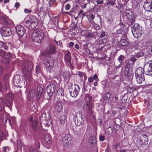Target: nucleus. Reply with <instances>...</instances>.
I'll return each instance as SVG.
<instances>
[{
	"mask_svg": "<svg viewBox=\"0 0 152 152\" xmlns=\"http://www.w3.org/2000/svg\"><path fill=\"white\" fill-rule=\"evenodd\" d=\"M106 34L107 33L106 32L102 31L100 35H99V37L100 38H102L103 37H104L106 36Z\"/></svg>",
	"mask_w": 152,
	"mask_h": 152,
	"instance_id": "09e8293b",
	"label": "nucleus"
},
{
	"mask_svg": "<svg viewBox=\"0 0 152 152\" xmlns=\"http://www.w3.org/2000/svg\"><path fill=\"white\" fill-rule=\"evenodd\" d=\"M86 108L87 110H88L90 112L92 110V105L90 102H87L86 105Z\"/></svg>",
	"mask_w": 152,
	"mask_h": 152,
	"instance_id": "c9c22d12",
	"label": "nucleus"
},
{
	"mask_svg": "<svg viewBox=\"0 0 152 152\" xmlns=\"http://www.w3.org/2000/svg\"><path fill=\"white\" fill-rule=\"evenodd\" d=\"M30 152H37L35 149L34 148H31L30 150Z\"/></svg>",
	"mask_w": 152,
	"mask_h": 152,
	"instance_id": "774afa93",
	"label": "nucleus"
},
{
	"mask_svg": "<svg viewBox=\"0 0 152 152\" xmlns=\"http://www.w3.org/2000/svg\"><path fill=\"white\" fill-rule=\"evenodd\" d=\"M111 94L109 93H105L103 95V98L104 100H107L109 99Z\"/></svg>",
	"mask_w": 152,
	"mask_h": 152,
	"instance_id": "e433bc0d",
	"label": "nucleus"
},
{
	"mask_svg": "<svg viewBox=\"0 0 152 152\" xmlns=\"http://www.w3.org/2000/svg\"><path fill=\"white\" fill-rule=\"evenodd\" d=\"M90 143L91 144L95 143L96 141V139L95 137L92 136L90 138L89 140Z\"/></svg>",
	"mask_w": 152,
	"mask_h": 152,
	"instance_id": "a19ab883",
	"label": "nucleus"
},
{
	"mask_svg": "<svg viewBox=\"0 0 152 152\" xmlns=\"http://www.w3.org/2000/svg\"><path fill=\"white\" fill-rule=\"evenodd\" d=\"M135 76L138 83L140 84L144 82L145 78L144 70L142 68L140 67L136 69L135 71Z\"/></svg>",
	"mask_w": 152,
	"mask_h": 152,
	"instance_id": "6e6552de",
	"label": "nucleus"
},
{
	"mask_svg": "<svg viewBox=\"0 0 152 152\" xmlns=\"http://www.w3.org/2000/svg\"><path fill=\"white\" fill-rule=\"evenodd\" d=\"M7 136V134L3 132L1 130H0V139L1 140H3Z\"/></svg>",
	"mask_w": 152,
	"mask_h": 152,
	"instance_id": "37998d69",
	"label": "nucleus"
},
{
	"mask_svg": "<svg viewBox=\"0 0 152 152\" xmlns=\"http://www.w3.org/2000/svg\"><path fill=\"white\" fill-rule=\"evenodd\" d=\"M62 75L65 79H67L70 77V73L69 71H65L62 72Z\"/></svg>",
	"mask_w": 152,
	"mask_h": 152,
	"instance_id": "c85d7f7f",
	"label": "nucleus"
},
{
	"mask_svg": "<svg viewBox=\"0 0 152 152\" xmlns=\"http://www.w3.org/2000/svg\"><path fill=\"white\" fill-rule=\"evenodd\" d=\"M54 41L57 45L60 46L61 47H62V41L61 40L57 41L54 39Z\"/></svg>",
	"mask_w": 152,
	"mask_h": 152,
	"instance_id": "c03bdc74",
	"label": "nucleus"
},
{
	"mask_svg": "<svg viewBox=\"0 0 152 152\" xmlns=\"http://www.w3.org/2000/svg\"><path fill=\"white\" fill-rule=\"evenodd\" d=\"M40 124L41 127L43 129H44L43 128L44 126L48 127L50 126V124L48 123V120H46L45 121L43 122L40 123Z\"/></svg>",
	"mask_w": 152,
	"mask_h": 152,
	"instance_id": "473e14b6",
	"label": "nucleus"
},
{
	"mask_svg": "<svg viewBox=\"0 0 152 152\" xmlns=\"http://www.w3.org/2000/svg\"><path fill=\"white\" fill-rule=\"evenodd\" d=\"M99 140L101 141H103L105 140V137L104 136L100 135L99 137Z\"/></svg>",
	"mask_w": 152,
	"mask_h": 152,
	"instance_id": "13d9d810",
	"label": "nucleus"
},
{
	"mask_svg": "<svg viewBox=\"0 0 152 152\" xmlns=\"http://www.w3.org/2000/svg\"><path fill=\"white\" fill-rule=\"evenodd\" d=\"M124 59L125 57L124 56L121 55L118 58V60L119 61L120 64H121Z\"/></svg>",
	"mask_w": 152,
	"mask_h": 152,
	"instance_id": "79ce46f5",
	"label": "nucleus"
},
{
	"mask_svg": "<svg viewBox=\"0 0 152 152\" xmlns=\"http://www.w3.org/2000/svg\"><path fill=\"white\" fill-rule=\"evenodd\" d=\"M16 30L19 37H22L26 31V29L23 26L20 25L17 26L16 27Z\"/></svg>",
	"mask_w": 152,
	"mask_h": 152,
	"instance_id": "dca6fc26",
	"label": "nucleus"
},
{
	"mask_svg": "<svg viewBox=\"0 0 152 152\" xmlns=\"http://www.w3.org/2000/svg\"><path fill=\"white\" fill-rule=\"evenodd\" d=\"M4 49L5 50H7L8 47L3 42L0 41V49Z\"/></svg>",
	"mask_w": 152,
	"mask_h": 152,
	"instance_id": "4c0bfd02",
	"label": "nucleus"
},
{
	"mask_svg": "<svg viewBox=\"0 0 152 152\" xmlns=\"http://www.w3.org/2000/svg\"><path fill=\"white\" fill-rule=\"evenodd\" d=\"M46 64H45L46 69L48 71L51 70L53 65V60L49 57L46 60Z\"/></svg>",
	"mask_w": 152,
	"mask_h": 152,
	"instance_id": "6ab92c4d",
	"label": "nucleus"
},
{
	"mask_svg": "<svg viewBox=\"0 0 152 152\" xmlns=\"http://www.w3.org/2000/svg\"><path fill=\"white\" fill-rule=\"evenodd\" d=\"M85 74L84 73L81 72H79L78 73V75L82 79L84 76Z\"/></svg>",
	"mask_w": 152,
	"mask_h": 152,
	"instance_id": "6e6d98bb",
	"label": "nucleus"
},
{
	"mask_svg": "<svg viewBox=\"0 0 152 152\" xmlns=\"http://www.w3.org/2000/svg\"><path fill=\"white\" fill-rule=\"evenodd\" d=\"M62 109L63 107L61 102H57L55 107V110L58 112H60Z\"/></svg>",
	"mask_w": 152,
	"mask_h": 152,
	"instance_id": "bb28decb",
	"label": "nucleus"
},
{
	"mask_svg": "<svg viewBox=\"0 0 152 152\" xmlns=\"http://www.w3.org/2000/svg\"><path fill=\"white\" fill-rule=\"evenodd\" d=\"M106 3L107 5H111L112 6H113L114 7H117V6L116 4L115 3V1H110L107 2H106Z\"/></svg>",
	"mask_w": 152,
	"mask_h": 152,
	"instance_id": "58836bf2",
	"label": "nucleus"
},
{
	"mask_svg": "<svg viewBox=\"0 0 152 152\" xmlns=\"http://www.w3.org/2000/svg\"><path fill=\"white\" fill-rule=\"evenodd\" d=\"M40 144L39 142L37 141L34 144V147L37 149H38L40 148Z\"/></svg>",
	"mask_w": 152,
	"mask_h": 152,
	"instance_id": "de8ad7c7",
	"label": "nucleus"
},
{
	"mask_svg": "<svg viewBox=\"0 0 152 152\" xmlns=\"http://www.w3.org/2000/svg\"><path fill=\"white\" fill-rule=\"evenodd\" d=\"M143 70L146 75L152 77V63H147L144 65Z\"/></svg>",
	"mask_w": 152,
	"mask_h": 152,
	"instance_id": "ddd939ff",
	"label": "nucleus"
},
{
	"mask_svg": "<svg viewBox=\"0 0 152 152\" xmlns=\"http://www.w3.org/2000/svg\"><path fill=\"white\" fill-rule=\"evenodd\" d=\"M12 96V94H7L4 98V101L1 98H0V111L3 110L5 105L8 107L11 106Z\"/></svg>",
	"mask_w": 152,
	"mask_h": 152,
	"instance_id": "20e7f679",
	"label": "nucleus"
},
{
	"mask_svg": "<svg viewBox=\"0 0 152 152\" xmlns=\"http://www.w3.org/2000/svg\"><path fill=\"white\" fill-rule=\"evenodd\" d=\"M56 88V85L54 83H51L48 86L46 89L47 92L44 94V98L48 100L52 96Z\"/></svg>",
	"mask_w": 152,
	"mask_h": 152,
	"instance_id": "0eeeda50",
	"label": "nucleus"
},
{
	"mask_svg": "<svg viewBox=\"0 0 152 152\" xmlns=\"http://www.w3.org/2000/svg\"><path fill=\"white\" fill-rule=\"evenodd\" d=\"M85 127L84 126H82V127L79 128L77 132L78 134H83L85 131Z\"/></svg>",
	"mask_w": 152,
	"mask_h": 152,
	"instance_id": "72a5a7b5",
	"label": "nucleus"
},
{
	"mask_svg": "<svg viewBox=\"0 0 152 152\" xmlns=\"http://www.w3.org/2000/svg\"><path fill=\"white\" fill-rule=\"evenodd\" d=\"M126 15L127 18L130 21V23L131 24L134 22V18L132 17V13L129 12H126Z\"/></svg>",
	"mask_w": 152,
	"mask_h": 152,
	"instance_id": "a878e982",
	"label": "nucleus"
},
{
	"mask_svg": "<svg viewBox=\"0 0 152 152\" xmlns=\"http://www.w3.org/2000/svg\"><path fill=\"white\" fill-rule=\"evenodd\" d=\"M39 14L40 15L42 16V17H45L47 15V13L45 12L42 11V10H41L40 11Z\"/></svg>",
	"mask_w": 152,
	"mask_h": 152,
	"instance_id": "5fc2aeb1",
	"label": "nucleus"
},
{
	"mask_svg": "<svg viewBox=\"0 0 152 152\" xmlns=\"http://www.w3.org/2000/svg\"><path fill=\"white\" fill-rule=\"evenodd\" d=\"M96 3L98 4H102L103 2V0H97L96 1Z\"/></svg>",
	"mask_w": 152,
	"mask_h": 152,
	"instance_id": "680f3d73",
	"label": "nucleus"
},
{
	"mask_svg": "<svg viewBox=\"0 0 152 152\" xmlns=\"http://www.w3.org/2000/svg\"><path fill=\"white\" fill-rule=\"evenodd\" d=\"M74 120L75 124L78 126H80L84 123V120L82 117L81 116L78 117H75L74 118Z\"/></svg>",
	"mask_w": 152,
	"mask_h": 152,
	"instance_id": "412c9836",
	"label": "nucleus"
},
{
	"mask_svg": "<svg viewBox=\"0 0 152 152\" xmlns=\"http://www.w3.org/2000/svg\"><path fill=\"white\" fill-rule=\"evenodd\" d=\"M143 56V54L142 53H141V54L138 53L137 54L135 55V57L137 58H138L142 56Z\"/></svg>",
	"mask_w": 152,
	"mask_h": 152,
	"instance_id": "0e129e2a",
	"label": "nucleus"
},
{
	"mask_svg": "<svg viewBox=\"0 0 152 152\" xmlns=\"http://www.w3.org/2000/svg\"><path fill=\"white\" fill-rule=\"evenodd\" d=\"M20 77L19 75H17L15 76L14 79V84L15 86L17 87H20Z\"/></svg>",
	"mask_w": 152,
	"mask_h": 152,
	"instance_id": "4be33fe9",
	"label": "nucleus"
},
{
	"mask_svg": "<svg viewBox=\"0 0 152 152\" xmlns=\"http://www.w3.org/2000/svg\"><path fill=\"white\" fill-rule=\"evenodd\" d=\"M25 25L27 28L31 29L35 28L37 25L36 17L34 16H30L29 19H26Z\"/></svg>",
	"mask_w": 152,
	"mask_h": 152,
	"instance_id": "39448f33",
	"label": "nucleus"
},
{
	"mask_svg": "<svg viewBox=\"0 0 152 152\" xmlns=\"http://www.w3.org/2000/svg\"><path fill=\"white\" fill-rule=\"evenodd\" d=\"M24 12L25 13L27 14L32 12V11L31 10H29L27 8H26L24 10Z\"/></svg>",
	"mask_w": 152,
	"mask_h": 152,
	"instance_id": "864d4df0",
	"label": "nucleus"
},
{
	"mask_svg": "<svg viewBox=\"0 0 152 152\" xmlns=\"http://www.w3.org/2000/svg\"><path fill=\"white\" fill-rule=\"evenodd\" d=\"M70 56V52L69 51H67L64 56V61L67 64H71Z\"/></svg>",
	"mask_w": 152,
	"mask_h": 152,
	"instance_id": "5701e85b",
	"label": "nucleus"
},
{
	"mask_svg": "<svg viewBox=\"0 0 152 152\" xmlns=\"http://www.w3.org/2000/svg\"><path fill=\"white\" fill-rule=\"evenodd\" d=\"M143 7L146 10L150 11L152 9V0H146L144 3Z\"/></svg>",
	"mask_w": 152,
	"mask_h": 152,
	"instance_id": "aec40b11",
	"label": "nucleus"
},
{
	"mask_svg": "<svg viewBox=\"0 0 152 152\" xmlns=\"http://www.w3.org/2000/svg\"><path fill=\"white\" fill-rule=\"evenodd\" d=\"M128 77L129 78V83H128V84L129 85V86H130V84H131L132 83V82H131V83H130L129 81H130V80H129V77ZM132 79L131 80H132ZM130 81H131V82H132V80H131ZM135 89V88L133 86H129V87H128L127 89L128 91H130V92H133L134 91Z\"/></svg>",
	"mask_w": 152,
	"mask_h": 152,
	"instance_id": "f704fd0d",
	"label": "nucleus"
},
{
	"mask_svg": "<svg viewBox=\"0 0 152 152\" xmlns=\"http://www.w3.org/2000/svg\"><path fill=\"white\" fill-rule=\"evenodd\" d=\"M143 139H145L146 140H148V137L146 135L143 134L139 137V139L140 140V142H142V143H143Z\"/></svg>",
	"mask_w": 152,
	"mask_h": 152,
	"instance_id": "ea45409f",
	"label": "nucleus"
},
{
	"mask_svg": "<svg viewBox=\"0 0 152 152\" xmlns=\"http://www.w3.org/2000/svg\"><path fill=\"white\" fill-rule=\"evenodd\" d=\"M148 140H146L145 139H143V143H142V142H140V144L143 145H147L148 142Z\"/></svg>",
	"mask_w": 152,
	"mask_h": 152,
	"instance_id": "603ef678",
	"label": "nucleus"
},
{
	"mask_svg": "<svg viewBox=\"0 0 152 152\" xmlns=\"http://www.w3.org/2000/svg\"><path fill=\"white\" fill-rule=\"evenodd\" d=\"M63 144L66 146L69 145L71 143V138L69 134L65 135L62 139Z\"/></svg>",
	"mask_w": 152,
	"mask_h": 152,
	"instance_id": "2eb2a0df",
	"label": "nucleus"
},
{
	"mask_svg": "<svg viewBox=\"0 0 152 152\" xmlns=\"http://www.w3.org/2000/svg\"><path fill=\"white\" fill-rule=\"evenodd\" d=\"M22 147V144L21 143V141L20 140H17V148L18 150L14 152H22L21 148Z\"/></svg>",
	"mask_w": 152,
	"mask_h": 152,
	"instance_id": "7c9ffc66",
	"label": "nucleus"
},
{
	"mask_svg": "<svg viewBox=\"0 0 152 152\" xmlns=\"http://www.w3.org/2000/svg\"><path fill=\"white\" fill-rule=\"evenodd\" d=\"M43 145L47 148H49L51 145L52 139L51 135L48 133H45L43 135Z\"/></svg>",
	"mask_w": 152,
	"mask_h": 152,
	"instance_id": "f8f14e48",
	"label": "nucleus"
},
{
	"mask_svg": "<svg viewBox=\"0 0 152 152\" xmlns=\"http://www.w3.org/2000/svg\"><path fill=\"white\" fill-rule=\"evenodd\" d=\"M107 40L105 38H103L99 41V45H103L106 43Z\"/></svg>",
	"mask_w": 152,
	"mask_h": 152,
	"instance_id": "a18cd8bd",
	"label": "nucleus"
},
{
	"mask_svg": "<svg viewBox=\"0 0 152 152\" xmlns=\"http://www.w3.org/2000/svg\"><path fill=\"white\" fill-rule=\"evenodd\" d=\"M127 32V30L126 27L123 25L121 26V27L119 29L117 30V33L118 34H121L123 36L124 38H125L126 37Z\"/></svg>",
	"mask_w": 152,
	"mask_h": 152,
	"instance_id": "f3484780",
	"label": "nucleus"
},
{
	"mask_svg": "<svg viewBox=\"0 0 152 152\" xmlns=\"http://www.w3.org/2000/svg\"><path fill=\"white\" fill-rule=\"evenodd\" d=\"M56 51L55 46L52 45H50L48 47L47 54H50L54 53Z\"/></svg>",
	"mask_w": 152,
	"mask_h": 152,
	"instance_id": "b1692460",
	"label": "nucleus"
},
{
	"mask_svg": "<svg viewBox=\"0 0 152 152\" xmlns=\"http://www.w3.org/2000/svg\"><path fill=\"white\" fill-rule=\"evenodd\" d=\"M29 122L31 123V126L32 129L35 132H38L39 131H40V134H41L40 127L38 125V121L37 120L34 119L32 116L30 117Z\"/></svg>",
	"mask_w": 152,
	"mask_h": 152,
	"instance_id": "9b49d317",
	"label": "nucleus"
},
{
	"mask_svg": "<svg viewBox=\"0 0 152 152\" xmlns=\"http://www.w3.org/2000/svg\"><path fill=\"white\" fill-rule=\"evenodd\" d=\"M66 117L65 115H63L60 117L59 120L62 125H64L66 121Z\"/></svg>",
	"mask_w": 152,
	"mask_h": 152,
	"instance_id": "c756f323",
	"label": "nucleus"
},
{
	"mask_svg": "<svg viewBox=\"0 0 152 152\" xmlns=\"http://www.w3.org/2000/svg\"><path fill=\"white\" fill-rule=\"evenodd\" d=\"M35 71L36 72V73L37 74H38L40 72V69H39V66L37 65Z\"/></svg>",
	"mask_w": 152,
	"mask_h": 152,
	"instance_id": "4d7b16f0",
	"label": "nucleus"
},
{
	"mask_svg": "<svg viewBox=\"0 0 152 152\" xmlns=\"http://www.w3.org/2000/svg\"><path fill=\"white\" fill-rule=\"evenodd\" d=\"M43 91V89L41 86H39L37 87V89H32L28 92V96L31 99L34 97L37 100L40 99V96Z\"/></svg>",
	"mask_w": 152,
	"mask_h": 152,
	"instance_id": "f03ea898",
	"label": "nucleus"
},
{
	"mask_svg": "<svg viewBox=\"0 0 152 152\" xmlns=\"http://www.w3.org/2000/svg\"><path fill=\"white\" fill-rule=\"evenodd\" d=\"M45 34L42 30H35L32 33V39L34 42L39 43L43 39Z\"/></svg>",
	"mask_w": 152,
	"mask_h": 152,
	"instance_id": "7ed1b4c3",
	"label": "nucleus"
},
{
	"mask_svg": "<svg viewBox=\"0 0 152 152\" xmlns=\"http://www.w3.org/2000/svg\"><path fill=\"white\" fill-rule=\"evenodd\" d=\"M69 90L71 96L73 97H75L78 94L80 88L78 85L74 84L69 86Z\"/></svg>",
	"mask_w": 152,
	"mask_h": 152,
	"instance_id": "9d476101",
	"label": "nucleus"
},
{
	"mask_svg": "<svg viewBox=\"0 0 152 152\" xmlns=\"http://www.w3.org/2000/svg\"><path fill=\"white\" fill-rule=\"evenodd\" d=\"M131 31L135 38H137L140 37L143 33L142 27L137 23H135L131 27Z\"/></svg>",
	"mask_w": 152,
	"mask_h": 152,
	"instance_id": "423d86ee",
	"label": "nucleus"
},
{
	"mask_svg": "<svg viewBox=\"0 0 152 152\" xmlns=\"http://www.w3.org/2000/svg\"><path fill=\"white\" fill-rule=\"evenodd\" d=\"M70 7V5L69 4H66L65 6V9L66 10H69Z\"/></svg>",
	"mask_w": 152,
	"mask_h": 152,
	"instance_id": "e2e57ef3",
	"label": "nucleus"
},
{
	"mask_svg": "<svg viewBox=\"0 0 152 152\" xmlns=\"http://www.w3.org/2000/svg\"><path fill=\"white\" fill-rule=\"evenodd\" d=\"M7 27H3L1 29V32L2 35L4 37L9 36L12 34V32L10 28V26Z\"/></svg>",
	"mask_w": 152,
	"mask_h": 152,
	"instance_id": "4468645a",
	"label": "nucleus"
},
{
	"mask_svg": "<svg viewBox=\"0 0 152 152\" xmlns=\"http://www.w3.org/2000/svg\"><path fill=\"white\" fill-rule=\"evenodd\" d=\"M88 19L90 24L94 25V24H95V23H94V21L90 19L89 18Z\"/></svg>",
	"mask_w": 152,
	"mask_h": 152,
	"instance_id": "69168bd1",
	"label": "nucleus"
},
{
	"mask_svg": "<svg viewBox=\"0 0 152 152\" xmlns=\"http://www.w3.org/2000/svg\"><path fill=\"white\" fill-rule=\"evenodd\" d=\"M137 58L134 56H132L129 59V61L126 65L124 70L125 75L127 77L129 78L131 80L133 77V75L132 73V69L133 68V65L135 63ZM130 83L131 82L130 81Z\"/></svg>",
	"mask_w": 152,
	"mask_h": 152,
	"instance_id": "f257e3e1",
	"label": "nucleus"
},
{
	"mask_svg": "<svg viewBox=\"0 0 152 152\" xmlns=\"http://www.w3.org/2000/svg\"><path fill=\"white\" fill-rule=\"evenodd\" d=\"M94 34L93 33H89L86 35V37L88 38H92L94 37Z\"/></svg>",
	"mask_w": 152,
	"mask_h": 152,
	"instance_id": "bf43d9fd",
	"label": "nucleus"
},
{
	"mask_svg": "<svg viewBox=\"0 0 152 152\" xmlns=\"http://www.w3.org/2000/svg\"><path fill=\"white\" fill-rule=\"evenodd\" d=\"M118 45L121 47L127 46L129 44L128 42L125 39H121L118 42Z\"/></svg>",
	"mask_w": 152,
	"mask_h": 152,
	"instance_id": "393cba45",
	"label": "nucleus"
},
{
	"mask_svg": "<svg viewBox=\"0 0 152 152\" xmlns=\"http://www.w3.org/2000/svg\"><path fill=\"white\" fill-rule=\"evenodd\" d=\"M28 71V70H27V73H26L25 76L27 77V78H28V79H30L31 77V76L30 75V72H27Z\"/></svg>",
	"mask_w": 152,
	"mask_h": 152,
	"instance_id": "3c124183",
	"label": "nucleus"
},
{
	"mask_svg": "<svg viewBox=\"0 0 152 152\" xmlns=\"http://www.w3.org/2000/svg\"><path fill=\"white\" fill-rule=\"evenodd\" d=\"M10 148L8 146H4L3 147V151L4 152H7L10 149Z\"/></svg>",
	"mask_w": 152,
	"mask_h": 152,
	"instance_id": "49530a36",
	"label": "nucleus"
},
{
	"mask_svg": "<svg viewBox=\"0 0 152 152\" xmlns=\"http://www.w3.org/2000/svg\"><path fill=\"white\" fill-rule=\"evenodd\" d=\"M0 56L1 57V61L2 63L7 64L12 56V54L9 52H5L3 49H0Z\"/></svg>",
	"mask_w": 152,
	"mask_h": 152,
	"instance_id": "1a4fd4ad",
	"label": "nucleus"
},
{
	"mask_svg": "<svg viewBox=\"0 0 152 152\" xmlns=\"http://www.w3.org/2000/svg\"><path fill=\"white\" fill-rule=\"evenodd\" d=\"M47 120L46 114L45 113H43L42 114L40 118V122H43Z\"/></svg>",
	"mask_w": 152,
	"mask_h": 152,
	"instance_id": "2f4dec72",
	"label": "nucleus"
},
{
	"mask_svg": "<svg viewBox=\"0 0 152 152\" xmlns=\"http://www.w3.org/2000/svg\"><path fill=\"white\" fill-rule=\"evenodd\" d=\"M74 45V43L72 42H70L69 44V47H72V46H73Z\"/></svg>",
	"mask_w": 152,
	"mask_h": 152,
	"instance_id": "338daca9",
	"label": "nucleus"
},
{
	"mask_svg": "<svg viewBox=\"0 0 152 152\" xmlns=\"http://www.w3.org/2000/svg\"><path fill=\"white\" fill-rule=\"evenodd\" d=\"M8 83V81L6 80L4 84L3 85L0 81V91L1 90L6 91L7 89V84Z\"/></svg>",
	"mask_w": 152,
	"mask_h": 152,
	"instance_id": "cd10ccee",
	"label": "nucleus"
},
{
	"mask_svg": "<svg viewBox=\"0 0 152 152\" xmlns=\"http://www.w3.org/2000/svg\"><path fill=\"white\" fill-rule=\"evenodd\" d=\"M0 19L1 20L3 21L6 25H7L9 26H12L13 23V22L12 20L8 18L7 16L5 15L1 16L0 17Z\"/></svg>",
	"mask_w": 152,
	"mask_h": 152,
	"instance_id": "a211bd4d",
	"label": "nucleus"
},
{
	"mask_svg": "<svg viewBox=\"0 0 152 152\" xmlns=\"http://www.w3.org/2000/svg\"><path fill=\"white\" fill-rule=\"evenodd\" d=\"M86 16L87 18H89L92 20H93L95 18V15L92 14H91L90 15H87Z\"/></svg>",
	"mask_w": 152,
	"mask_h": 152,
	"instance_id": "8fccbe9b",
	"label": "nucleus"
},
{
	"mask_svg": "<svg viewBox=\"0 0 152 152\" xmlns=\"http://www.w3.org/2000/svg\"><path fill=\"white\" fill-rule=\"evenodd\" d=\"M93 79L94 80H97V81H99V79L97 77V75L95 74L92 77Z\"/></svg>",
	"mask_w": 152,
	"mask_h": 152,
	"instance_id": "052dcab7",
	"label": "nucleus"
}]
</instances>
